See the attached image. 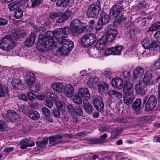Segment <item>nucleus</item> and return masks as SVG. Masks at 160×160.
Returning a JSON list of instances; mask_svg holds the SVG:
<instances>
[{"mask_svg": "<svg viewBox=\"0 0 160 160\" xmlns=\"http://www.w3.org/2000/svg\"><path fill=\"white\" fill-rule=\"evenodd\" d=\"M38 38L37 48L41 51L54 46L58 48L61 54L67 55L74 47L73 42L65 36L60 28L53 32L47 31L44 37L41 34Z\"/></svg>", "mask_w": 160, "mask_h": 160, "instance_id": "obj_1", "label": "nucleus"}, {"mask_svg": "<svg viewBox=\"0 0 160 160\" xmlns=\"http://www.w3.org/2000/svg\"><path fill=\"white\" fill-rule=\"evenodd\" d=\"M15 46V41L9 35L3 37L0 42V48L6 52L10 51Z\"/></svg>", "mask_w": 160, "mask_h": 160, "instance_id": "obj_2", "label": "nucleus"}, {"mask_svg": "<svg viewBox=\"0 0 160 160\" xmlns=\"http://www.w3.org/2000/svg\"><path fill=\"white\" fill-rule=\"evenodd\" d=\"M141 44L143 47L147 50L145 52H148L149 50L150 54L156 53L160 48V43L158 41L153 42L150 44L148 38L144 39Z\"/></svg>", "mask_w": 160, "mask_h": 160, "instance_id": "obj_3", "label": "nucleus"}, {"mask_svg": "<svg viewBox=\"0 0 160 160\" xmlns=\"http://www.w3.org/2000/svg\"><path fill=\"white\" fill-rule=\"evenodd\" d=\"M143 102L145 104V110L149 112L153 110L155 108L157 103V100L155 96L152 95L147 98L145 97L144 99Z\"/></svg>", "mask_w": 160, "mask_h": 160, "instance_id": "obj_4", "label": "nucleus"}, {"mask_svg": "<svg viewBox=\"0 0 160 160\" xmlns=\"http://www.w3.org/2000/svg\"><path fill=\"white\" fill-rule=\"evenodd\" d=\"M96 40V36L94 34L88 33L82 37L81 42L83 47H88L92 45Z\"/></svg>", "mask_w": 160, "mask_h": 160, "instance_id": "obj_5", "label": "nucleus"}, {"mask_svg": "<svg viewBox=\"0 0 160 160\" xmlns=\"http://www.w3.org/2000/svg\"><path fill=\"white\" fill-rule=\"evenodd\" d=\"M118 33L114 26L111 24L109 25L108 26L106 36V39L107 41L109 42H112L116 37Z\"/></svg>", "mask_w": 160, "mask_h": 160, "instance_id": "obj_6", "label": "nucleus"}, {"mask_svg": "<svg viewBox=\"0 0 160 160\" xmlns=\"http://www.w3.org/2000/svg\"><path fill=\"white\" fill-rule=\"evenodd\" d=\"M100 9V7L97 4L91 5L88 8L86 12L87 15L89 17H96Z\"/></svg>", "mask_w": 160, "mask_h": 160, "instance_id": "obj_7", "label": "nucleus"}, {"mask_svg": "<svg viewBox=\"0 0 160 160\" xmlns=\"http://www.w3.org/2000/svg\"><path fill=\"white\" fill-rule=\"evenodd\" d=\"M110 20L109 16L104 12H102L101 14L100 19L98 21L97 26L95 28L97 31H99L102 29L103 25L107 23Z\"/></svg>", "mask_w": 160, "mask_h": 160, "instance_id": "obj_8", "label": "nucleus"}, {"mask_svg": "<svg viewBox=\"0 0 160 160\" xmlns=\"http://www.w3.org/2000/svg\"><path fill=\"white\" fill-rule=\"evenodd\" d=\"M123 47L122 46H116L108 48L104 51L105 56L113 54V55H119L120 54Z\"/></svg>", "mask_w": 160, "mask_h": 160, "instance_id": "obj_9", "label": "nucleus"}, {"mask_svg": "<svg viewBox=\"0 0 160 160\" xmlns=\"http://www.w3.org/2000/svg\"><path fill=\"white\" fill-rule=\"evenodd\" d=\"M106 44V41L103 40L102 39H99L96 42L95 44L96 49L92 51L93 54L97 57H98L99 53L98 50H102L105 48Z\"/></svg>", "mask_w": 160, "mask_h": 160, "instance_id": "obj_10", "label": "nucleus"}, {"mask_svg": "<svg viewBox=\"0 0 160 160\" xmlns=\"http://www.w3.org/2000/svg\"><path fill=\"white\" fill-rule=\"evenodd\" d=\"M93 102L94 107L97 111L101 112L103 110L104 104L100 97H95Z\"/></svg>", "mask_w": 160, "mask_h": 160, "instance_id": "obj_11", "label": "nucleus"}, {"mask_svg": "<svg viewBox=\"0 0 160 160\" xmlns=\"http://www.w3.org/2000/svg\"><path fill=\"white\" fill-rule=\"evenodd\" d=\"M123 9V7L118 5H114L110 10V15L113 18L117 17L121 12Z\"/></svg>", "mask_w": 160, "mask_h": 160, "instance_id": "obj_12", "label": "nucleus"}, {"mask_svg": "<svg viewBox=\"0 0 160 160\" xmlns=\"http://www.w3.org/2000/svg\"><path fill=\"white\" fill-rule=\"evenodd\" d=\"M152 75L150 71H148L145 73L143 79V82L145 85L152 86L154 82L152 80Z\"/></svg>", "mask_w": 160, "mask_h": 160, "instance_id": "obj_13", "label": "nucleus"}, {"mask_svg": "<svg viewBox=\"0 0 160 160\" xmlns=\"http://www.w3.org/2000/svg\"><path fill=\"white\" fill-rule=\"evenodd\" d=\"M108 94L110 98L114 99L115 100H119L122 96L121 92L115 90H109Z\"/></svg>", "mask_w": 160, "mask_h": 160, "instance_id": "obj_14", "label": "nucleus"}, {"mask_svg": "<svg viewBox=\"0 0 160 160\" xmlns=\"http://www.w3.org/2000/svg\"><path fill=\"white\" fill-rule=\"evenodd\" d=\"M63 92L65 95L68 97L71 98L74 94V89L70 84H67L66 87L63 88Z\"/></svg>", "mask_w": 160, "mask_h": 160, "instance_id": "obj_15", "label": "nucleus"}, {"mask_svg": "<svg viewBox=\"0 0 160 160\" xmlns=\"http://www.w3.org/2000/svg\"><path fill=\"white\" fill-rule=\"evenodd\" d=\"M12 37L16 40L18 39L20 37H24L25 35V33L23 30L18 28L12 30Z\"/></svg>", "mask_w": 160, "mask_h": 160, "instance_id": "obj_16", "label": "nucleus"}, {"mask_svg": "<svg viewBox=\"0 0 160 160\" xmlns=\"http://www.w3.org/2000/svg\"><path fill=\"white\" fill-rule=\"evenodd\" d=\"M112 83L114 88L120 89L122 88L123 82L120 78H116L112 79Z\"/></svg>", "mask_w": 160, "mask_h": 160, "instance_id": "obj_17", "label": "nucleus"}, {"mask_svg": "<svg viewBox=\"0 0 160 160\" xmlns=\"http://www.w3.org/2000/svg\"><path fill=\"white\" fill-rule=\"evenodd\" d=\"M133 90L132 83L129 81H126L123 87V92L125 93L130 94L132 93Z\"/></svg>", "mask_w": 160, "mask_h": 160, "instance_id": "obj_18", "label": "nucleus"}, {"mask_svg": "<svg viewBox=\"0 0 160 160\" xmlns=\"http://www.w3.org/2000/svg\"><path fill=\"white\" fill-rule=\"evenodd\" d=\"M83 108L85 112L89 114L93 113V107L87 100H85L83 101Z\"/></svg>", "mask_w": 160, "mask_h": 160, "instance_id": "obj_19", "label": "nucleus"}, {"mask_svg": "<svg viewBox=\"0 0 160 160\" xmlns=\"http://www.w3.org/2000/svg\"><path fill=\"white\" fill-rule=\"evenodd\" d=\"M35 76L34 74L32 72H28L26 76L25 82L28 85H32L34 83Z\"/></svg>", "mask_w": 160, "mask_h": 160, "instance_id": "obj_20", "label": "nucleus"}, {"mask_svg": "<svg viewBox=\"0 0 160 160\" xmlns=\"http://www.w3.org/2000/svg\"><path fill=\"white\" fill-rule=\"evenodd\" d=\"M144 69L141 67H138L135 68L133 72V79H136L137 78L143 75Z\"/></svg>", "mask_w": 160, "mask_h": 160, "instance_id": "obj_21", "label": "nucleus"}, {"mask_svg": "<svg viewBox=\"0 0 160 160\" xmlns=\"http://www.w3.org/2000/svg\"><path fill=\"white\" fill-rule=\"evenodd\" d=\"M71 14V12L69 11H66L62 17L59 18L57 21L58 23H61L67 20L70 16Z\"/></svg>", "mask_w": 160, "mask_h": 160, "instance_id": "obj_22", "label": "nucleus"}, {"mask_svg": "<svg viewBox=\"0 0 160 160\" xmlns=\"http://www.w3.org/2000/svg\"><path fill=\"white\" fill-rule=\"evenodd\" d=\"M135 89L137 93L138 94H140L143 95L145 94L146 93V91L144 89L141 81L138 82L136 84Z\"/></svg>", "mask_w": 160, "mask_h": 160, "instance_id": "obj_23", "label": "nucleus"}, {"mask_svg": "<svg viewBox=\"0 0 160 160\" xmlns=\"http://www.w3.org/2000/svg\"><path fill=\"white\" fill-rule=\"evenodd\" d=\"M141 101L140 99H137L134 101L132 104V109L136 112H138L141 109Z\"/></svg>", "mask_w": 160, "mask_h": 160, "instance_id": "obj_24", "label": "nucleus"}, {"mask_svg": "<svg viewBox=\"0 0 160 160\" xmlns=\"http://www.w3.org/2000/svg\"><path fill=\"white\" fill-rule=\"evenodd\" d=\"M52 87L53 90L60 92H62L63 91L64 86L59 82H54L52 84Z\"/></svg>", "mask_w": 160, "mask_h": 160, "instance_id": "obj_25", "label": "nucleus"}, {"mask_svg": "<svg viewBox=\"0 0 160 160\" xmlns=\"http://www.w3.org/2000/svg\"><path fill=\"white\" fill-rule=\"evenodd\" d=\"M35 35L34 33H32L28 38L26 39L25 42V45L28 47L32 45L35 42Z\"/></svg>", "mask_w": 160, "mask_h": 160, "instance_id": "obj_26", "label": "nucleus"}, {"mask_svg": "<svg viewBox=\"0 0 160 160\" xmlns=\"http://www.w3.org/2000/svg\"><path fill=\"white\" fill-rule=\"evenodd\" d=\"M79 93L82 96L88 99L90 98V93L88 89L87 88H81L78 90Z\"/></svg>", "mask_w": 160, "mask_h": 160, "instance_id": "obj_27", "label": "nucleus"}, {"mask_svg": "<svg viewBox=\"0 0 160 160\" xmlns=\"http://www.w3.org/2000/svg\"><path fill=\"white\" fill-rule=\"evenodd\" d=\"M72 33L74 36H77L82 32L84 31L83 28L79 27H70Z\"/></svg>", "mask_w": 160, "mask_h": 160, "instance_id": "obj_28", "label": "nucleus"}, {"mask_svg": "<svg viewBox=\"0 0 160 160\" xmlns=\"http://www.w3.org/2000/svg\"><path fill=\"white\" fill-rule=\"evenodd\" d=\"M28 115L30 118L34 120H37L40 118V114L36 111H29Z\"/></svg>", "mask_w": 160, "mask_h": 160, "instance_id": "obj_29", "label": "nucleus"}, {"mask_svg": "<svg viewBox=\"0 0 160 160\" xmlns=\"http://www.w3.org/2000/svg\"><path fill=\"white\" fill-rule=\"evenodd\" d=\"M8 93V88L0 83V97L7 96Z\"/></svg>", "mask_w": 160, "mask_h": 160, "instance_id": "obj_30", "label": "nucleus"}, {"mask_svg": "<svg viewBox=\"0 0 160 160\" xmlns=\"http://www.w3.org/2000/svg\"><path fill=\"white\" fill-rule=\"evenodd\" d=\"M6 115L11 120L16 119L18 117V114L14 110H8Z\"/></svg>", "mask_w": 160, "mask_h": 160, "instance_id": "obj_31", "label": "nucleus"}, {"mask_svg": "<svg viewBox=\"0 0 160 160\" xmlns=\"http://www.w3.org/2000/svg\"><path fill=\"white\" fill-rule=\"evenodd\" d=\"M130 94H128L129 95L127 96L125 95L123 97V102L126 104L130 105L133 100V96Z\"/></svg>", "mask_w": 160, "mask_h": 160, "instance_id": "obj_32", "label": "nucleus"}, {"mask_svg": "<svg viewBox=\"0 0 160 160\" xmlns=\"http://www.w3.org/2000/svg\"><path fill=\"white\" fill-rule=\"evenodd\" d=\"M108 85L104 82H102L98 86V89L100 92H104L108 89Z\"/></svg>", "mask_w": 160, "mask_h": 160, "instance_id": "obj_33", "label": "nucleus"}, {"mask_svg": "<svg viewBox=\"0 0 160 160\" xmlns=\"http://www.w3.org/2000/svg\"><path fill=\"white\" fill-rule=\"evenodd\" d=\"M30 141V139L29 138H23L20 142V145H21L20 148L22 149H25L28 147V141Z\"/></svg>", "mask_w": 160, "mask_h": 160, "instance_id": "obj_34", "label": "nucleus"}, {"mask_svg": "<svg viewBox=\"0 0 160 160\" xmlns=\"http://www.w3.org/2000/svg\"><path fill=\"white\" fill-rule=\"evenodd\" d=\"M48 142V140L47 139H44L41 142H36V144L39 149H42L46 147V145Z\"/></svg>", "mask_w": 160, "mask_h": 160, "instance_id": "obj_35", "label": "nucleus"}, {"mask_svg": "<svg viewBox=\"0 0 160 160\" xmlns=\"http://www.w3.org/2000/svg\"><path fill=\"white\" fill-rule=\"evenodd\" d=\"M70 0H58L56 4L59 7H66L70 3Z\"/></svg>", "mask_w": 160, "mask_h": 160, "instance_id": "obj_36", "label": "nucleus"}, {"mask_svg": "<svg viewBox=\"0 0 160 160\" xmlns=\"http://www.w3.org/2000/svg\"><path fill=\"white\" fill-rule=\"evenodd\" d=\"M159 29H160V22H157L150 26L148 31L153 32Z\"/></svg>", "mask_w": 160, "mask_h": 160, "instance_id": "obj_37", "label": "nucleus"}, {"mask_svg": "<svg viewBox=\"0 0 160 160\" xmlns=\"http://www.w3.org/2000/svg\"><path fill=\"white\" fill-rule=\"evenodd\" d=\"M73 113L79 116H82L83 114V112L81 107L79 106H76L74 107Z\"/></svg>", "mask_w": 160, "mask_h": 160, "instance_id": "obj_38", "label": "nucleus"}, {"mask_svg": "<svg viewBox=\"0 0 160 160\" xmlns=\"http://www.w3.org/2000/svg\"><path fill=\"white\" fill-rule=\"evenodd\" d=\"M97 78L93 77H91L87 82L88 85L90 87H94L97 83Z\"/></svg>", "mask_w": 160, "mask_h": 160, "instance_id": "obj_39", "label": "nucleus"}, {"mask_svg": "<svg viewBox=\"0 0 160 160\" xmlns=\"http://www.w3.org/2000/svg\"><path fill=\"white\" fill-rule=\"evenodd\" d=\"M63 137L59 134H57L55 135H52L49 138V143H52L55 142L57 140L62 138Z\"/></svg>", "mask_w": 160, "mask_h": 160, "instance_id": "obj_40", "label": "nucleus"}, {"mask_svg": "<svg viewBox=\"0 0 160 160\" xmlns=\"http://www.w3.org/2000/svg\"><path fill=\"white\" fill-rule=\"evenodd\" d=\"M126 18L123 15H121L113 22V24L115 25L117 23L119 24L123 23L126 21Z\"/></svg>", "mask_w": 160, "mask_h": 160, "instance_id": "obj_41", "label": "nucleus"}, {"mask_svg": "<svg viewBox=\"0 0 160 160\" xmlns=\"http://www.w3.org/2000/svg\"><path fill=\"white\" fill-rule=\"evenodd\" d=\"M146 5V2L144 1H141L136 6V8L139 11L145 8Z\"/></svg>", "mask_w": 160, "mask_h": 160, "instance_id": "obj_42", "label": "nucleus"}, {"mask_svg": "<svg viewBox=\"0 0 160 160\" xmlns=\"http://www.w3.org/2000/svg\"><path fill=\"white\" fill-rule=\"evenodd\" d=\"M47 99L50 100L56 101L57 99L56 95L51 92H48L46 94Z\"/></svg>", "mask_w": 160, "mask_h": 160, "instance_id": "obj_43", "label": "nucleus"}, {"mask_svg": "<svg viewBox=\"0 0 160 160\" xmlns=\"http://www.w3.org/2000/svg\"><path fill=\"white\" fill-rule=\"evenodd\" d=\"M12 83L14 88L18 89V87L22 85V82L19 79H17L14 80L12 82Z\"/></svg>", "mask_w": 160, "mask_h": 160, "instance_id": "obj_44", "label": "nucleus"}, {"mask_svg": "<svg viewBox=\"0 0 160 160\" xmlns=\"http://www.w3.org/2000/svg\"><path fill=\"white\" fill-rule=\"evenodd\" d=\"M18 2L15 1L9 3L8 5V8L11 11H13L18 8Z\"/></svg>", "mask_w": 160, "mask_h": 160, "instance_id": "obj_45", "label": "nucleus"}, {"mask_svg": "<svg viewBox=\"0 0 160 160\" xmlns=\"http://www.w3.org/2000/svg\"><path fill=\"white\" fill-rule=\"evenodd\" d=\"M83 23L80 20L78 19H75L73 20L70 23V27H79V26L82 24Z\"/></svg>", "mask_w": 160, "mask_h": 160, "instance_id": "obj_46", "label": "nucleus"}, {"mask_svg": "<svg viewBox=\"0 0 160 160\" xmlns=\"http://www.w3.org/2000/svg\"><path fill=\"white\" fill-rule=\"evenodd\" d=\"M23 11L20 9H17L15 11L14 16L15 18L19 19L22 17L23 16Z\"/></svg>", "mask_w": 160, "mask_h": 160, "instance_id": "obj_47", "label": "nucleus"}, {"mask_svg": "<svg viewBox=\"0 0 160 160\" xmlns=\"http://www.w3.org/2000/svg\"><path fill=\"white\" fill-rule=\"evenodd\" d=\"M73 100L74 102L76 104L80 105L82 103L81 98L78 96H74Z\"/></svg>", "mask_w": 160, "mask_h": 160, "instance_id": "obj_48", "label": "nucleus"}, {"mask_svg": "<svg viewBox=\"0 0 160 160\" xmlns=\"http://www.w3.org/2000/svg\"><path fill=\"white\" fill-rule=\"evenodd\" d=\"M42 112L43 114L46 116H49L50 115V111L45 107H43L42 108Z\"/></svg>", "mask_w": 160, "mask_h": 160, "instance_id": "obj_49", "label": "nucleus"}, {"mask_svg": "<svg viewBox=\"0 0 160 160\" xmlns=\"http://www.w3.org/2000/svg\"><path fill=\"white\" fill-rule=\"evenodd\" d=\"M110 128L107 126L101 125L99 127V130L102 132H107L109 131Z\"/></svg>", "mask_w": 160, "mask_h": 160, "instance_id": "obj_50", "label": "nucleus"}, {"mask_svg": "<svg viewBox=\"0 0 160 160\" xmlns=\"http://www.w3.org/2000/svg\"><path fill=\"white\" fill-rule=\"evenodd\" d=\"M60 16V13L58 12H53L49 14V17L52 19H54Z\"/></svg>", "mask_w": 160, "mask_h": 160, "instance_id": "obj_51", "label": "nucleus"}, {"mask_svg": "<svg viewBox=\"0 0 160 160\" xmlns=\"http://www.w3.org/2000/svg\"><path fill=\"white\" fill-rule=\"evenodd\" d=\"M44 105L49 108H51L53 106V103L49 100L46 99L44 102Z\"/></svg>", "mask_w": 160, "mask_h": 160, "instance_id": "obj_52", "label": "nucleus"}, {"mask_svg": "<svg viewBox=\"0 0 160 160\" xmlns=\"http://www.w3.org/2000/svg\"><path fill=\"white\" fill-rule=\"evenodd\" d=\"M42 1V0H31L32 7L34 8L38 6Z\"/></svg>", "mask_w": 160, "mask_h": 160, "instance_id": "obj_53", "label": "nucleus"}, {"mask_svg": "<svg viewBox=\"0 0 160 160\" xmlns=\"http://www.w3.org/2000/svg\"><path fill=\"white\" fill-rule=\"evenodd\" d=\"M122 131L121 129H115L113 130L111 132L112 135L114 137L118 135Z\"/></svg>", "mask_w": 160, "mask_h": 160, "instance_id": "obj_54", "label": "nucleus"}, {"mask_svg": "<svg viewBox=\"0 0 160 160\" xmlns=\"http://www.w3.org/2000/svg\"><path fill=\"white\" fill-rule=\"evenodd\" d=\"M122 75L124 78H126L128 80L130 78V71H125L123 72Z\"/></svg>", "mask_w": 160, "mask_h": 160, "instance_id": "obj_55", "label": "nucleus"}, {"mask_svg": "<svg viewBox=\"0 0 160 160\" xmlns=\"http://www.w3.org/2000/svg\"><path fill=\"white\" fill-rule=\"evenodd\" d=\"M67 108L68 111L69 113L72 114V113L74 112V107L73 108L71 104H69L68 105H67Z\"/></svg>", "mask_w": 160, "mask_h": 160, "instance_id": "obj_56", "label": "nucleus"}, {"mask_svg": "<svg viewBox=\"0 0 160 160\" xmlns=\"http://www.w3.org/2000/svg\"><path fill=\"white\" fill-rule=\"evenodd\" d=\"M100 140L97 139H92L89 141V143L91 144H97L101 143Z\"/></svg>", "mask_w": 160, "mask_h": 160, "instance_id": "obj_57", "label": "nucleus"}, {"mask_svg": "<svg viewBox=\"0 0 160 160\" xmlns=\"http://www.w3.org/2000/svg\"><path fill=\"white\" fill-rule=\"evenodd\" d=\"M153 67L156 69L160 68V58L155 61Z\"/></svg>", "mask_w": 160, "mask_h": 160, "instance_id": "obj_58", "label": "nucleus"}, {"mask_svg": "<svg viewBox=\"0 0 160 160\" xmlns=\"http://www.w3.org/2000/svg\"><path fill=\"white\" fill-rule=\"evenodd\" d=\"M60 29L62 30L65 36H66V35L69 33L70 30V28L68 27H65L61 28Z\"/></svg>", "mask_w": 160, "mask_h": 160, "instance_id": "obj_59", "label": "nucleus"}, {"mask_svg": "<svg viewBox=\"0 0 160 160\" xmlns=\"http://www.w3.org/2000/svg\"><path fill=\"white\" fill-rule=\"evenodd\" d=\"M27 96L29 99L31 101L36 97V95L31 92H28L27 93Z\"/></svg>", "mask_w": 160, "mask_h": 160, "instance_id": "obj_60", "label": "nucleus"}, {"mask_svg": "<svg viewBox=\"0 0 160 160\" xmlns=\"http://www.w3.org/2000/svg\"><path fill=\"white\" fill-rule=\"evenodd\" d=\"M103 74L106 76V78H108V79H111V76L112 74V73L110 71H105L103 72Z\"/></svg>", "mask_w": 160, "mask_h": 160, "instance_id": "obj_61", "label": "nucleus"}, {"mask_svg": "<svg viewBox=\"0 0 160 160\" xmlns=\"http://www.w3.org/2000/svg\"><path fill=\"white\" fill-rule=\"evenodd\" d=\"M52 114L56 118H58L60 116V112L58 109H55L52 111Z\"/></svg>", "mask_w": 160, "mask_h": 160, "instance_id": "obj_62", "label": "nucleus"}, {"mask_svg": "<svg viewBox=\"0 0 160 160\" xmlns=\"http://www.w3.org/2000/svg\"><path fill=\"white\" fill-rule=\"evenodd\" d=\"M29 104L31 107L34 108L38 107L39 105L38 102H29Z\"/></svg>", "mask_w": 160, "mask_h": 160, "instance_id": "obj_63", "label": "nucleus"}, {"mask_svg": "<svg viewBox=\"0 0 160 160\" xmlns=\"http://www.w3.org/2000/svg\"><path fill=\"white\" fill-rule=\"evenodd\" d=\"M5 126V122L3 121L0 120V131H3Z\"/></svg>", "mask_w": 160, "mask_h": 160, "instance_id": "obj_64", "label": "nucleus"}]
</instances>
